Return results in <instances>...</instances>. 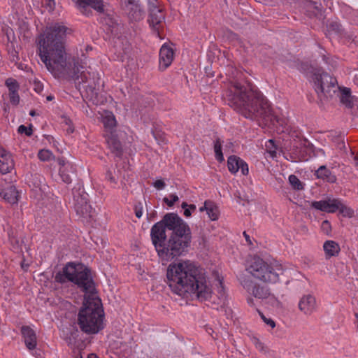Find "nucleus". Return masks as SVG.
Returning <instances> with one entry per match:
<instances>
[{
	"instance_id": "f257e3e1",
	"label": "nucleus",
	"mask_w": 358,
	"mask_h": 358,
	"mask_svg": "<svg viewBox=\"0 0 358 358\" xmlns=\"http://www.w3.org/2000/svg\"><path fill=\"white\" fill-rule=\"evenodd\" d=\"M68 28L60 23L48 26L38 39V52L41 60L47 69L55 78L73 79L86 92L90 100L96 97V80L94 73L87 70V66L67 57L65 49Z\"/></svg>"
},
{
	"instance_id": "f03ea898",
	"label": "nucleus",
	"mask_w": 358,
	"mask_h": 358,
	"mask_svg": "<svg viewBox=\"0 0 358 358\" xmlns=\"http://www.w3.org/2000/svg\"><path fill=\"white\" fill-rule=\"evenodd\" d=\"M55 279L60 283L73 282L85 292L84 302L78 315V324L81 331L95 334L103 329L104 313L95 292L90 270L83 264L70 262L62 271L56 273Z\"/></svg>"
},
{
	"instance_id": "7ed1b4c3",
	"label": "nucleus",
	"mask_w": 358,
	"mask_h": 358,
	"mask_svg": "<svg viewBox=\"0 0 358 358\" xmlns=\"http://www.w3.org/2000/svg\"><path fill=\"white\" fill-rule=\"evenodd\" d=\"M150 236L159 256L166 261L181 255L190 245L192 239L189 226L175 213L166 214L155 224Z\"/></svg>"
},
{
	"instance_id": "20e7f679",
	"label": "nucleus",
	"mask_w": 358,
	"mask_h": 358,
	"mask_svg": "<svg viewBox=\"0 0 358 358\" xmlns=\"http://www.w3.org/2000/svg\"><path fill=\"white\" fill-rule=\"evenodd\" d=\"M166 276L171 289L179 296L192 294L201 301L213 297L212 289L206 275L189 260L171 264Z\"/></svg>"
},
{
	"instance_id": "39448f33",
	"label": "nucleus",
	"mask_w": 358,
	"mask_h": 358,
	"mask_svg": "<svg viewBox=\"0 0 358 358\" xmlns=\"http://www.w3.org/2000/svg\"><path fill=\"white\" fill-rule=\"evenodd\" d=\"M227 98L229 105L245 118L266 120L271 115L268 100L249 83L231 81L227 92Z\"/></svg>"
},
{
	"instance_id": "423d86ee",
	"label": "nucleus",
	"mask_w": 358,
	"mask_h": 358,
	"mask_svg": "<svg viewBox=\"0 0 358 358\" xmlns=\"http://www.w3.org/2000/svg\"><path fill=\"white\" fill-rule=\"evenodd\" d=\"M280 266L255 256L246 266V271L256 280L264 284H274L280 280Z\"/></svg>"
},
{
	"instance_id": "0eeeda50",
	"label": "nucleus",
	"mask_w": 358,
	"mask_h": 358,
	"mask_svg": "<svg viewBox=\"0 0 358 358\" xmlns=\"http://www.w3.org/2000/svg\"><path fill=\"white\" fill-rule=\"evenodd\" d=\"M312 80L315 90L321 100L333 96L336 92L337 80L330 74L317 71L313 74Z\"/></svg>"
},
{
	"instance_id": "6e6552de",
	"label": "nucleus",
	"mask_w": 358,
	"mask_h": 358,
	"mask_svg": "<svg viewBox=\"0 0 358 358\" xmlns=\"http://www.w3.org/2000/svg\"><path fill=\"white\" fill-rule=\"evenodd\" d=\"M73 205L77 215L83 222H89L92 217V208L89 203L88 194L80 185L73 187Z\"/></svg>"
},
{
	"instance_id": "1a4fd4ad",
	"label": "nucleus",
	"mask_w": 358,
	"mask_h": 358,
	"mask_svg": "<svg viewBox=\"0 0 358 358\" xmlns=\"http://www.w3.org/2000/svg\"><path fill=\"white\" fill-rule=\"evenodd\" d=\"M241 284L250 296L247 299V302L251 306H255V301L252 296L264 300L271 296V290L267 286L258 284L248 278L241 280Z\"/></svg>"
},
{
	"instance_id": "9d476101",
	"label": "nucleus",
	"mask_w": 358,
	"mask_h": 358,
	"mask_svg": "<svg viewBox=\"0 0 358 358\" xmlns=\"http://www.w3.org/2000/svg\"><path fill=\"white\" fill-rule=\"evenodd\" d=\"M148 22L157 36H159V27L164 20L162 10L150 1Z\"/></svg>"
},
{
	"instance_id": "9b49d317",
	"label": "nucleus",
	"mask_w": 358,
	"mask_h": 358,
	"mask_svg": "<svg viewBox=\"0 0 358 358\" xmlns=\"http://www.w3.org/2000/svg\"><path fill=\"white\" fill-rule=\"evenodd\" d=\"M124 10L131 21H140L144 17L145 13L138 0H125Z\"/></svg>"
},
{
	"instance_id": "f8f14e48",
	"label": "nucleus",
	"mask_w": 358,
	"mask_h": 358,
	"mask_svg": "<svg viewBox=\"0 0 358 358\" xmlns=\"http://www.w3.org/2000/svg\"><path fill=\"white\" fill-rule=\"evenodd\" d=\"M317 301L314 295L311 294L303 295L298 303V308L301 313L306 316H310L317 310Z\"/></svg>"
},
{
	"instance_id": "ddd939ff",
	"label": "nucleus",
	"mask_w": 358,
	"mask_h": 358,
	"mask_svg": "<svg viewBox=\"0 0 358 358\" xmlns=\"http://www.w3.org/2000/svg\"><path fill=\"white\" fill-rule=\"evenodd\" d=\"M338 199H329L327 200H322L319 201H313L311 206L317 210L333 213L338 210Z\"/></svg>"
},
{
	"instance_id": "4468645a",
	"label": "nucleus",
	"mask_w": 358,
	"mask_h": 358,
	"mask_svg": "<svg viewBox=\"0 0 358 358\" xmlns=\"http://www.w3.org/2000/svg\"><path fill=\"white\" fill-rule=\"evenodd\" d=\"M106 143L108 148L115 157H120L122 154V147L120 141L118 140L117 136L115 133H106L104 134Z\"/></svg>"
},
{
	"instance_id": "2eb2a0df",
	"label": "nucleus",
	"mask_w": 358,
	"mask_h": 358,
	"mask_svg": "<svg viewBox=\"0 0 358 358\" xmlns=\"http://www.w3.org/2000/svg\"><path fill=\"white\" fill-rule=\"evenodd\" d=\"M21 333L24 344L29 350H35L37 345V337L35 331L29 326H23Z\"/></svg>"
},
{
	"instance_id": "dca6fc26",
	"label": "nucleus",
	"mask_w": 358,
	"mask_h": 358,
	"mask_svg": "<svg viewBox=\"0 0 358 358\" xmlns=\"http://www.w3.org/2000/svg\"><path fill=\"white\" fill-rule=\"evenodd\" d=\"M174 52L171 48L163 45L159 51V69L165 70L169 67L173 59Z\"/></svg>"
},
{
	"instance_id": "f3484780",
	"label": "nucleus",
	"mask_w": 358,
	"mask_h": 358,
	"mask_svg": "<svg viewBox=\"0 0 358 358\" xmlns=\"http://www.w3.org/2000/svg\"><path fill=\"white\" fill-rule=\"evenodd\" d=\"M5 85L8 89V95L10 103L13 105L17 106L20 103V96L18 94L20 85L17 81L13 78H8L6 79Z\"/></svg>"
},
{
	"instance_id": "a211bd4d",
	"label": "nucleus",
	"mask_w": 358,
	"mask_h": 358,
	"mask_svg": "<svg viewBox=\"0 0 358 358\" xmlns=\"http://www.w3.org/2000/svg\"><path fill=\"white\" fill-rule=\"evenodd\" d=\"M14 167L11 155L6 150H1L0 155V171L3 174L9 173Z\"/></svg>"
},
{
	"instance_id": "6ab92c4d",
	"label": "nucleus",
	"mask_w": 358,
	"mask_h": 358,
	"mask_svg": "<svg viewBox=\"0 0 358 358\" xmlns=\"http://www.w3.org/2000/svg\"><path fill=\"white\" fill-rule=\"evenodd\" d=\"M59 174L64 182L70 184L73 177L76 175V168L73 164H67L64 168L59 169Z\"/></svg>"
},
{
	"instance_id": "aec40b11",
	"label": "nucleus",
	"mask_w": 358,
	"mask_h": 358,
	"mask_svg": "<svg viewBox=\"0 0 358 358\" xmlns=\"http://www.w3.org/2000/svg\"><path fill=\"white\" fill-rule=\"evenodd\" d=\"M199 210L203 212L206 211L208 217L211 220H217L219 217V210L217 206L210 200H207L204 202L203 206L201 207Z\"/></svg>"
},
{
	"instance_id": "412c9836",
	"label": "nucleus",
	"mask_w": 358,
	"mask_h": 358,
	"mask_svg": "<svg viewBox=\"0 0 358 358\" xmlns=\"http://www.w3.org/2000/svg\"><path fill=\"white\" fill-rule=\"evenodd\" d=\"M102 122L105 128L104 134L115 132L116 120L112 113H106L102 117Z\"/></svg>"
},
{
	"instance_id": "4be33fe9",
	"label": "nucleus",
	"mask_w": 358,
	"mask_h": 358,
	"mask_svg": "<svg viewBox=\"0 0 358 358\" xmlns=\"http://www.w3.org/2000/svg\"><path fill=\"white\" fill-rule=\"evenodd\" d=\"M315 176L317 178H322L331 183H334L336 180V177L325 166H320L315 172Z\"/></svg>"
},
{
	"instance_id": "5701e85b",
	"label": "nucleus",
	"mask_w": 358,
	"mask_h": 358,
	"mask_svg": "<svg viewBox=\"0 0 358 358\" xmlns=\"http://www.w3.org/2000/svg\"><path fill=\"white\" fill-rule=\"evenodd\" d=\"M325 255L328 257L336 256L340 252L339 245L334 241H327L323 245Z\"/></svg>"
},
{
	"instance_id": "b1692460",
	"label": "nucleus",
	"mask_w": 358,
	"mask_h": 358,
	"mask_svg": "<svg viewBox=\"0 0 358 358\" xmlns=\"http://www.w3.org/2000/svg\"><path fill=\"white\" fill-rule=\"evenodd\" d=\"M78 6L85 9L87 6H91L99 12L103 11V0H78Z\"/></svg>"
},
{
	"instance_id": "393cba45",
	"label": "nucleus",
	"mask_w": 358,
	"mask_h": 358,
	"mask_svg": "<svg viewBox=\"0 0 358 358\" xmlns=\"http://www.w3.org/2000/svg\"><path fill=\"white\" fill-rule=\"evenodd\" d=\"M0 194H3V199L10 203H15L17 201L18 192L14 186H9Z\"/></svg>"
},
{
	"instance_id": "a878e982",
	"label": "nucleus",
	"mask_w": 358,
	"mask_h": 358,
	"mask_svg": "<svg viewBox=\"0 0 358 358\" xmlns=\"http://www.w3.org/2000/svg\"><path fill=\"white\" fill-rule=\"evenodd\" d=\"M341 90V102L348 108H352L353 97L351 96V90L348 87L340 88Z\"/></svg>"
},
{
	"instance_id": "bb28decb",
	"label": "nucleus",
	"mask_w": 358,
	"mask_h": 358,
	"mask_svg": "<svg viewBox=\"0 0 358 358\" xmlns=\"http://www.w3.org/2000/svg\"><path fill=\"white\" fill-rule=\"evenodd\" d=\"M217 296V301L213 300V303L220 304L221 306H224L227 300V294L223 285V282L220 279L218 280Z\"/></svg>"
},
{
	"instance_id": "cd10ccee",
	"label": "nucleus",
	"mask_w": 358,
	"mask_h": 358,
	"mask_svg": "<svg viewBox=\"0 0 358 358\" xmlns=\"http://www.w3.org/2000/svg\"><path fill=\"white\" fill-rule=\"evenodd\" d=\"M241 162L242 159L240 157L235 155L230 156L227 160V166L229 171L231 173H236L238 172Z\"/></svg>"
},
{
	"instance_id": "c85d7f7f",
	"label": "nucleus",
	"mask_w": 358,
	"mask_h": 358,
	"mask_svg": "<svg viewBox=\"0 0 358 358\" xmlns=\"http://www.w3.org/2000/svg\"><path fill=\"white\" fill-rule=\"evenodd\" d=\"M223 143V141H222L220 138H217L214 142V151L215 157L217 160L220 162L224 160V156L222 152V146Z\"/></svg>"
},
{
	"instance_id": "c756f323",
	"label": "nucleus",
	"mask_w": 358,
	"mask_h": 358,
	"mask_svg": "<svg viewBox=\"0 0 358 358\" xmlns=\"http://www.w3.org/2000/svg\"><path fill=\"white\" fill-rule=\"evenodd\" d=\"M338 210L344 217H352L354 215V210L344 204L341 199H339V203H338Z\"/></svg>"
},
{
	"instance_id": "7c9ffc66",
	"label": "nucleus",
	"mask_w": 358,
	"mask_h": 358,
	"mask_svg": "<svg viewBox=\"0 0 358 358\" xmlns=\"http://www.w3.org/2000/svg\"><path fill=\"white\" fill-rule=\"evenodd\" d=\"M299 146L301 148H303L306 150V152H314V147L313 145L306 138L303 140H300L299 142V145H294V148H296V154H300L301 150L298 151L297 149L299 148Z\"/></svg>"
},
{
	"instance_id": "2f4dec72",
	"label": "nucleus",
	"mask_w": 358,
	"mask_h": 358,
	"mask_svg": "<svg viewBox=\"0 0 358 358\" xmlns=\"http://www.w3.org/2000/svg\"><path fill=\"white\" fill-rule=\"evenodd\" d=\"M38 157L43 162L50 161L54 158V155L49 150H41L38 153Z\"/></svg>"
},
{
	"instance_id": "473e14b6",
	"label": "nucleus",
	"mask_w": 358,
	"mask_h": 358,
	"mask_svg": "<svg viewBox=\"0 0 358 358\" xmlns=\"http://www.w3.org/2000/svg\"><path fill=\"white\" fill-rule=\"evenodd\" d=\"M289 182L292 187L295 189H302L303 188L302 182L295 175H290L289 176Z\"/></svg>"
},
{
	"instance_id": "72a5a7b5",
	"label": "nucleus",
	"mask_w": 358,
	"mask_h": 358,
	"mask_svg": "<svg viewBox=\"0 0 358 358\" xmlns=\"http://www.w3.org/2000/svg\"><path fill=\"white\" fill-rule=\"evenodd\" d=\"M266 148L267 151L271 154V155L272 157L275 156V154H276L275 150H276V148H275V145L274 144V141L273 140H272V139L268 140L266 143Z\"/></svg>"
},
{
	"instance_id": "f704fd0d",
	"label": "nucleus",
	"mask_w": 358,
	"mask_h": 358,
	"mask_svg": "<svg viewBox=\"0 0 358 358\" xmlns=\"http://www.w3.org/2000/svg\"><path fill=\"white\" fill-rule=\"evenodd\" d=\"M17 131L20 134H25L26 136H30L32 135V133H33L32 125L31 124L29 127H27L24 125H20L18 127Z\"/></svg>"
},
{
	"instance_id": "c9c22d12",
	"label": "nucleus",
	"mask_w": 358,
	"mask_h": 358,
	"mask_svg": "<svg viewBox=\"0 0 358 358\" xmlns=\"http://www.w3.org/2000/svg\"><path fill=\"white\" fill-rule=\"evenodd\" d=\"M321 229L325 234H329L331 231L330 222L328 220H324L322 222Z\"/></svg>"
},
{
	"instance_id": "e433bc0d",
	"label": "nucleus",
	"mask_w": 358,
	"mask_h": 358,
	"mask_svg": "<svg viewBox=\"0 0 358 358\" xmlns=\"http://www.w3.org/2000/svg\"><path fill=\"white\" fill-rule=\"evenodd\" d=\"M171 200H169L168 198H164V201L169 206H172L175 202L178 201V196L175 194H171L170 195Z\"/></svg>"
},
{
	"instance_id": "4c0bfd02",
	"label": "nucleus",
	"mask_w": 358,
	"mask_h": 358,
	"mask_svg": "<svg viewBox=\"0 0 358 358\" xmlns=\"http://www.w3.org/2000/svg\"><path fill=\"white\" fill-rule=\"evenodd\" d=\"M239 169H241L242 174L244 176H247L249 173L248 166L247 163L245 162L243 159L242 162H241Z\"/></svg>"
},
{
	"instance_id": "58836bf2",
	"label": "nucleus",
	"mask_w": 358,
	"mask_h": 358,
	"mask_svg": "<svg viewBox=\"0 0 358 358\" xmlns=\"http://www.w3.org/2000/svg\"><path fill=\"white\" fill-rule=\"evenodd\" d=\"M263 321L272 329L275 327V322L271 318H266L263 314H261Z\"/></svg>"
},
{
	"instance_id": "ea45409f",
	"label": "nucleus",
	"mask_w": 358,
	"mask_h": 358,
	"mask_svg": "<svg viewBox=\"0 0 358 358\" xmlns=\"http://www.w3.org/2000/svg\"><path fill=\"white\" fill-rule=\"evenodd\" d=\"M253 343L256 347L257 349H258L260 351H264L265 347L264 345V343H262L258 338H254Z\"/></svg>"
},
{
	"instance_id": "a19ab883",
	"label": "nucleus",
	"mask_w": 358,
	"mask_h": 358,
	"mask_svg": "<svg viewBox=\"0 0 358 358\" xmlns=\"http://www.w3.org/2000/svg\"><path fill=\"white\" fill-rule=\"evenodd\" d=\"M153 186L157 189H162L165 187L166 184L162 180H157L153 183Z\"/></svg>"
},
{
	"instance_id": "79ce46f5",
	"label": "nucleus",
	"mask_w": 358,
	"mask_h": 358,
	"mask_svg": "<svg viewBox=\"0 0 358 358\" xmlns=\"http://www.w3.org/2000/svg\"><path fill=\"white\" fill-rule=\"evenodd\" d=\"M142 208L143 206L141 203H139L138 205L136 206L135 207V214L138 218H141L143 215Z\"/></svg>"
},
{
	"instance_id": "37998d69",
	"label": "nucleus",
	"mask_w": 358,
	"mask_h": 358,
	"mask_svg": "<svg viewBox=\"0 0 358 358\" xmlns=\"http://www.w3.org/2000/svg\"><path fill=\"white\" fill-rule=\"evenodd\" d=\"M64 122H65V124L66 125L69 126L68 129H67V131L69 133H72L73 131V127L72 126V122H71V120L66 117H64Z\"/></svg>"
},
{
	"instance_id": "c03bdc74",
	"label": "nucleus",
	"mask_w": 358,
	"mask_h": 358,
	"mask_svg": "<svg viewBox=\"0 0 358 358\" xmlns=\"http://www.w3.org/2000/svg\"><path fill=\"white\" fill-rule=\"evenodd\" d=\"M188 204L185 202H183L181 205L182 208L184 209V215L186 217H189L191 215V210L187 208Z\"/></svg>"
},
{
	"instance_id": "a18cd8bd",
	"label": "nucleus",
	"mask_w": 358,
	"mask_h": 358,
	"mask_svg": "<svg viewBox=\"0 0 358 358\" xmlns=\"http://www.w3.org/2000/svg\"><path fill=\"white\" fill-rule=\"evenodd\" d=\"M106 178L112 183L116 184L117 181L114 176H113L110 171H107Z\"/></svg>"
},
{
	"instance_id": "49530a36",
	"label": "nucleus",
	"mask_w": 358,
	"mask_h": 358,
	"mask_svg": "<svg viewBox=\"0 0 358 358\" xmlns=\"http://www.w3.org/2000/svg\"><path fill=\"white\" fill-rule=\"evenodd\" d=\"M58 164L59 165V169H62L66 166L67 164H72L68 162H65L63 159L58 158L57 159Z\"/></svg>"
},
{
	"instance_id": "de8ad7c7",
	"label": "nucleus",
	"mask_w": 358,
	"mask_h": 358,
	"mask_svg": "<svg viewBox=\"0 0 358 358\" xmlns=\"http://www.w3.org/2000/svg\"><path fill=\"white\" fill-rule=\"evenodd\" d=\"M34 352L32 353V355L36 357V358H43V352L41 350L39 349H36L34 350Z\"/></svg>"
},
{
	"instance_id": "09e8293b",
	"label": "nucleus",
	"mask_w": 358,
	"mask_h": 358,
	"mask_svg": "<svg viewBox=\"0 0 358 358\" xmlns=\"http://www.w3.org/2000/svg\"><path fill=\"white\" fill-rule=\"evenodd\" d=\"M34 90L37 93H39L43 90V85L40 83H35Z\"/></svg>"
},
{
	"instance_id": "8fccbe9b",
	"label": "nucleus",
	"mask_w": 358,
	"mask_h": 358,
	"mask_svg": "<svg viewBox=\"0 0 358 358\" xmlns=\"http://www.w3.org/2000/svg\"><path fill=\"white\" fill-rule=\"evenodd\" d=\"M330 27L332 28V29L336 31H340V24H338L336 22L331 23L330 24Z\"/></svg>"
},
{
	"instance_id": "3c124183",
	"label": "nucleus",
	"mask_w": 358,
	"mask_h": 358,
	"mask_svg": "<svg viewBox=\"0 0 358 358\" xmlns=\"http://www.w3.org/2000/svg\"><path fill=\"white\" fill-rule=\"evenodd\" d=\"M243 236H244V237L245 238V241L248 242V243L249 245H252V241L250 240V236L248 234H247L245 231L243 232Z\"/></svg>"
},
{
	"instance_id": "603ef678",
	"label": "nucleus",
	"mask_w": 358,
	"mask_h": 358,
	"mask_svg": "<svg viewBox=\"0 0 358 358\" xmlns=\"http://www.w3.org/2000/svg\"><path fill=\"white\" fill-rule=\"evenodd\" d=\"M188 208H189V210L192 211V210H196V206L194 205V204H191V205H188L187 206Z\"/></svg>"
},
{
	"instance_id": "864d4df0",
	"label": "nucleus",
	"mask_w": 358,
	"mask_h": 358,
	"mask_svg": "<svg viewBox=\"0 0 358 358\" xmlns=\"http://www.w3.org/2000/svg\"><path fill=\"white\" fill-rule=\"evenodd\" d=\"M88 358H99V357L94 354H90L88 355Z\"/></svg>"
},
{
	"instance_id": "5fc2aeb1",
	"label": "nucleus",
	"mask_w": 358,
	"mask_h": 358,
	"mask_svg": "<svg viewBox=\"0 0 358 358\" xmlns=\"http://www.w3.org/2000/svg\"><path fill=\"white\" fill-rule=\"evenodd\" d=\"M73 358H83L80 352H78Z\"/></svg>"
},
{
	"instance_id": "6e6d98bb",
	"label": "nucleus",
	"mask_w": 358,
	"mask_h": 358,
	"mask_svg": "<svg viewBox=\"0 0 358 358\" xmlns=\"http://www.w3.org/2000/svg\"><path fill=\"white\" fill-rule=\"evenodd\" d=\"M41 182L38 180V182L36 184V187H38L39 189H41Z\"/></svg>"
},
{
	"instance_id": "4d7b16f0",
	"label": "nucleus",
	"mask_w": 358,
	"mask_h": 358,
	"mask_svg": "<svg viewBox=\"0 0 358 358\" xmlns=\"http://www.w3.org/2000/svg\"><path fill=\"white\" fill-rule=\"evenodd\" d=\"M53 98L54 97L52 95H49V96H47L46 99L48 101H52L53 99Z\"/></svg>"
},
{
	"instance_id": "13d9d810",
	"label": "nucleus",
	"mask_w": 358,
	"mask_h": 358,
	"mask_svg": "<svg viewBox=\"0 0 358 358\" xmlns=\"http://www.w3.org/2000/svg\"><path fill=\"white\" fill-rule=\"evenodd\" d=\"M36 114V112L34 110H31L30 113H29V115L31 116H34Z\"/></svg>"
},
{
	"instance_id": "bf43d9fd",
	"label": "nucleus",
	"mask_w": 358,
	"mask_h": 358,
	"mask_svg": "<svg viewBox=\"0 0 358 358\" xmlns=\"http://www.w3.org/2000/svg\"><path fill=\"white\" fill-rule=\"evenodd\" d=\"M318 152H320V153H322V155H324V151L322 150V149H319L318 150Z\"/></svg>"
},
{
	"instance_id": "052dcab7",
	"label": "nucleus",
	"mask_w": 358,
	"mask_h": 358,
	"mask_svg": "<svg viewBox=\"0 0 358 358\" xmlns=\"http://www.w3.org/2000/svg\"><path fill=\"white\" fill-rule=\"evenodd\" d=\"M273 299H274V302H275V303H277V305H279V304H280L279 301H278V300H277L276 299H275L274 297H273Z\"/></svg>"
},
{
	"instance_id": "680f3d73",
	"label": "nucleus",
	"mask_w": 358,
	"mask_h": 358,
	"mask_svg": "<svg viewBox=\"0 0 358 358\" xmlns=\"http://www.w3.org/2000/svg\"><path fill=\"white\" fill-rule=\"evenodd\" d=\"M86 50H92V48H91V47H89V46H87V48H86Z\"/></svg>"
},
{
	"instance_id": "e2e57ef3",
	"label": "nucleus",
	"mask_w": 358,
	"mask_h": 358,
	"mask_svg": "<svg viewBox=\"0 0 358 358\" xmlns=\"http://www.w3.org/2000/svg\"><path fill=\"white\" fill-rule=\"evenodd\" d=\"M357 165H358V163H357Z\"/></svg>"
}]
</instances>
